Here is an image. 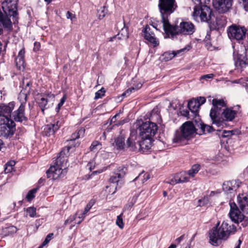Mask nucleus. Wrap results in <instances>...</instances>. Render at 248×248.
Wrapping results in <instances>:
<instances>
[{
	"instance_id": "nucleus-23",
	"label": "nucleus",
	"mask_w": 248,
	"mask_h": 248,
	"mask_svg": "<svg viewBox=\"0 0 248 248\" xmlns=\"http://www.w3.org/2000/svg\"><path fill=\"white\" fill-rule=\"evenodd\" d=\"M25 49L22 48L18 52V56L15 59V62L17 67L21 70L22 68H24V56H25Z\"/></svg>"
},
{
	"instance_id": "nucleus-18",
	"label": "nucleus",
	"mask_w": 248,
	"mask_h": 248,
	"mask_svg": "<svg viewBox=\"0 0 248 248\" xmlns=\"http://www.w3.org/2000/svg\"><path fill=\"white\" fill-rule=\"evenodd\" d=\"M25 108L23 105H20L18 108L13 113V118L16 122L21 123L28 120L25 115Z\"/></svg>"
},
{
	"instance_id": "nucleus-24",
	"label": "nucleus",
	"mask_w": 248,
	"mask_h": 248,
	"mask_svg": "<svg viewBox=\"0 0 248 248\" xmlns=\"http://www.w3.org/2000/svg\"><path fill=\"white\" fill-rule=\"evenodd\" d=\"M112 145L117 150H124L125 148V138L123 135H120L117 137L112 143Z\"/></svg>"
},
{
	"instance_id": "nucleus-10",
	"label": "nucleus",
	"mask_w": 248,
	"mask_h": 248,
	"mask_svg": "<svg viewBox=\"0 0 248 248\" xmlns=\"http://www.w3.org/2000/svg\"><path fill=\"white\" fill-rule=\"evenodd\" d=\"M247 29L245 27H239L236 25L230 26L228 29V35L232 40L240 41L246 36Z\"/></svg>"
},
{
	"instance_id": "nucleus-27",
	"label": "nucleus",
	"mask_w": 248,
	"mask_h": 248,
	"mask_svg": "<svg viewBox=\"0 0 248 248\" xmlns=\"http://www.w3.org/2000/svg\"><path fill=\"white\" fill-rule=\"evenodd\" d=\"M222 114L227 121H231L235 118L236 113L233 110L230 108H226L224 110Z\"/></svg>"
},
{
	"instance_id": "nucleus-33",
	"label": "nucleus",
	"mask_w": 248,
	"mask_h": 248,
	"mask_svg": "<svg viewBox=\"0 0 248 248\" xmlns=\"http://www.w3.org/2000/svg\"><path fill=\"white\" fill-rule=\"evenodd\" d=\"M142 85L140 82L137 83L136 85L133 86L128 89L126 90V91L123 93V96H125L126 94H129L132 92H135V91H138L142 87Z\"/></svg>"
},
{
	"instance_id": "nucleus-59",
	"label": "nucleus",
	"mask_w": 248,
	"mask_h": 248,
	"mask_svg": "<svg viewBox=\"0 0 248 248\" xmlns=\"http://www.w3.org/2000/svg\"><path fill=\"white\" fill-rule=\"evenodd\" d=\"M84 132H85V129L84 128H81L80 129H79L78 132L77 133V134H78V135H79V136L80 137V136H83Z\"/></svg>"
},
{
	"instance_id": "nucleus-13",
	"label": "nucleus",
	"mask_w": 248,
	"mask_h": 248,
	"mask_svg": "<svg viewBox=\"0 0 248 248\" xmlns=\"http://www.w3.org/2000/svg\"><path fill=\"white\" fill-rule=\"evenodd\" d=\"M229 217L232 221L236 223L241 222L244 218V216L239 211L234 203H230Z\"/></svg>"
},
{
	"instance_id": "nucleus-2",
	"label": "nucleus",
	"mask_w": 248,
	"mask_h": 248,
	"mask_svg": "<svg viewBox=\"0 0 248 248\" xmlns=\"http://www.w3.org/2000/svg\"><path fill=\"white\" fill-rule=\"evenodd\" d=\"M70 149V146L66 147L59 153V156L56 159L54 165L51 166L46 172L48 178L52 177V179L56 180L65 176L67 172V159L64 156Z\"/></svg>"
},
{
	"instance_id": "nucleus-60",
	"label": "nucleus",
	"mask_w": 248,
	"mask_h": 248,
	"mask_svg": "<svg viewBox=\"0 0 248 248\" xmlns=\"http://www.w3.org/2000/svg\"><path fill=\"white\" fill-rule=\"evenodd\" d=\"M87 167L89 169H90L91 170L94 169V163L93 162H89L87 165Z\"/></svg>"
},
{
	"instance_id": "nucleus-51",
	"label": "nucleus",
	"mask_w": 248,
	"mask_h": 248,
	"mask_svg": "<svg viewBox=\"0 0 248 248\" xmlns=\"http://www.w3.org/2000/svg\"><path fill=\"white\" fill-rule=\"evenodd\" d=\"M99 143L97 141H94L91 144L90 149L91 151H94L96 149V147L99 145Z\"/></svg>"
},
{
	"instance_id": "nucleus-15",
	"label": "nucleus",
	"mask_w": 248,
	"mask_h": 248,
	"mask_svg": "<svg viewBox=\"0 0 248 248\" xmlns=\"http://www.w3.org/2000/svg\"><path fill=\"white\" fill-rule=\"evenodd\" d=\"M221 108L213 106L211 109L210 117L212 121V123L215 124L217 127H220L223 125V122L219 120V115L220 114Z\"/></svg>"
},
{
	"instance_id": "nucleus-34",
	"label": "nucleus",
	"mask_w": 248,
	"mask_h": 248,
	"mask_svg": "<svg viewBox=\"0 0 248 248\" xmlns=\"http://www.w3.org/2000/svg\"><path fill=\"white\" fill-rule=\"evenodd\" d=\"M29 93L21 91L19 94L18 100L21 102L20 105H23L25 107V104L27 101V95Z\"/></svg>"
},
{
	"instance_id": "nucleus-64",
	"label": "nucleus",
	"mask_w": 248,
	"mask_h": 248,
	"mask_svg": "<svg viewBox=\"0 0 248 248\" xmlns=\"http://www.w3.org/2000/svg\"><path fill=\"white\" fill-rule=\"evenodd\" d=\"M77 214H76L74 216L69 217L68 218V219L69 220L70 222H71V223L76 219V217L77 216Z\"/></svg>"
},
{
	"instance_id": "nucleus-54",
	"label": "nucleus",
	"mask_w": 248,
	"mask_h": 248,
	"mask_svg": "<svg viewBox=\"0 0 248 248\" xmlns=\"http://www.w3.org/2000/svg\"><path fill=\"white\" fill-rule=\"evenodd\" d=\"M216 21H217V26H214H214H213V27H212V26H211V25H210V27H211V28L215 29V28H216L217 27V28H219L221 27H222V26H223L224 25H223L224 23H219V21H218V17H217V18H216Z\"/></svg>"
},
{
	"instance_id": "nucleus-1",
	"label": "nucleus",
	"mask_w": 248,
	"mask_h": 248,
	"mask_svg": "<svg viewBox=\"0 0 248 248\" xmlns=\"http://www.w3.org/2000/svg\"><path fill=\"white\" fill-rule=\"evenodd\" d=\"M3 13L0 9V24L8 30L12 28V23L7 14L12 17L14 23L18 21L17 0H5L1 3Z\"/></svg>"
},
{
	"instance_id": "nucleus-19",
	"label": "nucleus",
	"mask_w": 248,
	"mask_h": 248,
	"mask_svg": "<svg viewBox=\"0 0 248 248\" xmlns=\"http://www.w3.org/2000/svg\"><path fill=\"white\" fill-rule=\"evenodd\" d=\"M144 38L152 43L154 46L159 45L158 41L155 37V34L151 31V29L148 25H146L143 31Z\"/></svg>"
},
{
	"instance_id": "nucleus-22",
	"label": "nucleus",
	"mask_w": 248,
	"mask_h": 248,
	"mask_svg": "<svg viewBox=\"0 0 248 248\" xmlns=\"http://www.w3.org/2000/svg\"><path fill=\"white\" fill-rule=\"evenodd\" d=\"M238 205L241 211L245 214H248V198L246 196L237 197Z\"/></svg>"
},
{
	"instance_id": "nucleus-20",
	"label": "nucleus",
	"mask_w": 248,
	"mask_h": 248,
	"mask_svg": "<svg viewBox=\"0 0 248 248\" xmlns=\"http://www.w3.org/2000/svg\"><path fill=\"white\" fill-rule=\"evenodd\" d=\"M57 121L55 124H50L45 125L44 126L43 134L44 136L49 137L53 135L60 128V125L58 124Z\"/></svg>"
},
{
	"instance_id": "nucleus-39",
	"label": "nucleus",
	"mask_w": 248,
	"mask_h": 248,
	"mask_svg": "<svg viewBox=\"0 0 248 248\" xmlns=\"http://www.w3.org/2000/svg\"><path fill=\"white\" fill-rule=\"evenodd\" d=\"M180 113L182 116L186 117L187 119H193L194 120V122H195L194 117L191 116V113L188 110H181Z\"/></svg>"
},
{
	"instance_id": "nucleus-57",
	"label": "nucleus",
	"mask_w": 248,
	"mask_h": 248,
	"mask_svg": "<svg viewBox=\"0 0 248 248\" xmlns=\"http://www.w3.org/2000/svg\"><path fill=\"white\" fill-rule=\"evenodd\" d=\"M78 134H77V132L72 134L71 135V138L70 140H75L79 138L80 137L79 136V135H78Z\"/></svg>"
},
{
	"instance_id": "nucleus-21",
	"label": "nucleus",
	"mask_w": 248,
	"mask_h": 248,
	"mask_svg": "<svg viewBox=\"0 0 248 248\" xmlns=\"http://www.w3.org/2000/svg\"><path fill=\"white\" fill-rule=\"evenodd\" d=\"M187 107L188 109L191 113V116L194 117L195 120H199V116L198 115L199 109L200 108L199 104L195 99H192L188 102Z\"/></svg>"
},
{
	"instance_id": "nucleus-25",
	"label": "nucleus",
	"mask_w": 248,
	"mask_h": 248,
	"mask_svg": "<svg viewBox=\"0 0 248 248\" xmlns=\"http://www.w3.org/2000/svg\"><path fill=\"white\" fill-rule=\"evenodd\" d=\"M195 122L196 123V126L198 128H200L201 132L202 133H210L214 130L213 126L205 124L201 122V120H195Z\"/></svg>"
},
{
	"instance_id": "nucleus-9",
	"label": "nucleus",
	"mask_w": 248,
	"mask_h": 248,
	"mask_svg": "<svg viewBox=\"0 0 248 248\" xmlns=\"http://www.w3.org/2000/svg\"><path fill=\"white\" fill-rule=\"evenodd\" d=\"M0 124V137L5 138L11 137L16 131V124L12 120H3Z\"/></svg>"
},
{
	"instance_id": "nucleus-11",
	"label": "nucleus",
	"mask_w": 248,
	"mask_h": 248,
	"mask_svg": "<svg viewBox=\"0 0 248 248\" xmlns=\"http://www.w3.org/2000/svg\"><path fill=\"white\" fill-rule=\"evenodd\" d=\"M232 0H213L214 8L219 13L228 12L232 6Z\"/></svg>"
},
{
	"instance_id": "nucleus-53",
	"label": "nucleus",
	"mask_w": 248,
	"mask_h": 248,
	"mask_svg": "<svg viewBox=\"0 0 248 248\" xmlns=\"http://www.w3.org/2000/svg\"><path fill=\"white\" fill-rule=\"evenodd\" d=\"M66 100V95H64L63 97L61 98L60 102L58 104V106L61 108L62 106L63 105L64 103L65 102Z\"/></svg>"
},
{
	"instance_id": "nucleus-61",
	"label": "nucleus",
	"mask_w": 248,
	"mask_h": 248,
	"mask_svg": "<svg viewBox=\"0 0 248 248\" xmlns=\"http://www.w3.org/2000/svg\"><path fill=\"white\" fill-rule=\"evenodd\" d=\"M15 164H16L15 161H10L7 162L5 165H6L9 167H11L12 168H13V167L15 165Z\"/></svg>"
},
{
	"instance_id": "nucleus-50",
	"label": "nucleus",
	"mask_w": 248,
	"mask_h": 248,
	"mask_svg": "<svg viewBox=\"0 0 248 248\" xmlns=\"http://www.w3.org/2000/svg\"><path fill=\"white\" fill-rule=\"evenodd\" d=\"M8 232L10 233H14L16 232L17 229L16 227L12 226L6 228Z\"/></svg>"
},
{
	"instance_id": "nucleus-48",
	"label": "nucleus",
	"mask_w": 248,
	"mask_h": 248,
	"mask_svg": "<svg viewBox=\"0 0 248 248\" xmlns=\"http://www.w3.org/2000/svg\"><path fill=\"white\" fill-rule=\"evenodd\" d=\"M195 100L199 104V106L200 107L205 102L206 99L204 97H198L197 99H195Z\"/></svg>"
},
{
	"instance_id": "nucleus-40",
	"label": "nucleus",
	"mask_w": 248,
	"mask_h": 248,
	"mask_svg": "<svg viewBox=\"0 0 248 248\" xmlns=\"http://www.w3.org/2000/svg\"><path fill=\"white\" fill-rule=\"evenodd\" d=\"M106 91L104 88H102L100 90L98 91L95 94L94 99L97 100L99 98H101L102 96L105 95Z\"/></svg>"
},
{
	"instance_id": "nucleus-4",
	"label": "nucleus",
	"mask_w": 248,
	"mask_h": 248,
	"mask_svg": "<svg viewBox=\"0 0 248 248\" xmlns=\"http://www.w3.org/2000/svg\"><path fill=\"white\" fill-rule=\"evenodd\" d=\"M165 38L174 39L177 35H191L195 31L194 25L190 22L183 21L179 26L172 25L170 22L163 27Z\"/></svg>"
},
{
	"instance_id": "nucleus-8",
	"label": "nucleus",
	"mask_w": 248,
	"mask_h": 248,
	"mask_svg": "<svg viewBox=\"0 0 248 248\" xmlns=\"http://www.w3.org/2000/svg\"><path fill=\"white\" fill-rule=\"evenodd\" d=\"M158 130L157 124L153 122L147 121L139 127L140 137L142 140H149L154 137ZM151 140L149 141L150 143Z\"/></svg>"
},
{
	"instance_id": "nucleus-47",
	"label": "nucleus",
	"mask_w": 248,
	"mask_h": 248,
	"mask_svg": "<svg viewBox=\"0 0 248 248\" xmlns=\"http://www.w3.org/2000/svg\"><path fill=\"white\" fill-rule=\"evenodd\" d=\"M66 16L67 19H70L71 21H74L76 19L75 15L72 14L69 11L67 12Z\"/></svg>"
},
{
	"instance_id": "nucleus-31",
	"label": "nucleus",
	"mask_w": 248,
	"mask_h": 248,
	"mask_svg": "<svg viewBox=\"0 0 248 248\" xmlns=\"http://www.w3.org/2000/svg\"><path fill=\"white\" fill-rule=\"evenodd\" d=\"M200 166L198 164L193 165L191 169L186 172L187 176L191 177H194L195 174H197L200 170Z\"/></svg>"
},
{
	"instance_id": "nucleus-7",
	"label": "nucleus",
	"mask_w": 248,
	"mask_h": 248,
	"mask_svg": "<svg viewBox=\"0 0 248 248\" xmlns=\"http://www.w3.org/2000/svg\"><path fill=\"white\" fill-rule=\"evenodd\" d=\"M158 6L164 27L169 22L168 16L175 11L177 6L175 0H159Z\"/></svg>"
},
{
	"instance_id": "nucleus-38",
	"label": "nucleus",
	"mask_w": 248,
	"mask_h": 248,
	"mask_svg": "<svg viewBox=\"0 0 248 248\" xmlns=\"http://www.w3.org/2000/svg\"><path fill=\"white\" fill-rule=\"evenodd\" d=\"M107 11L108 10L105 6L101 7L98 11L99 18L100 19H103L105 17L106 14L107 13Z\"/></svg>"
},
{
	"instance_id": "nucleus-16",
	"label": "nucleus",
	"mask_w": 248,
	"mask_h": 248,
	"mask_svg": "<svg viewBox=\"0 0 248 248\" xmlns=\"http://www.w3.org/2000/svg\"><path fill=\"white\" fill-rule=\"evenodd\" d=\"M189 177L186 171H182L175 174L173 177L170 181L167 182L168 184L174 185L178 183H183L189 181Z\"/></svg>"
},
{
	"instance_id": "nucleus-52",
	"label": "nucleus",
	"mask_w": 248,
	"mask_h": 248,
	"mask_svg": "<svg viewBox=\"0 0 248 248\" xmlns=\"http://www.w3.org/2000/svg\"><path fill=\"white\" fill-rule=\"evenodd\" d=\"M214 77V74H207L202 76L201 77V79H205L207 80V79L209 78H212Z\"/></svg>"
},
{
	"instance_id": "nucleus-5",
	"label": "nucleus",
	"mask_w": 248,
	"mask_h": 248,
	"mask_svg": "<svg viewBox=\"0 0 248 248\" xmlns=\"http://www.w3.org/2000/svg\"><path fill=\"white\" fill-rule=\"evenodd\" d=\"M194 2L200 6H196L194 7L192 16L196 21L207 22L210 23L213 16L212 11L211 8L207 6L206 4L209 2L210 0H193Z\"/></svg>"
},
{
	"instance_id": "nucleus-6",
	"label": "nucleus",
	"mask_w": 248,
	"mask_h": 248,
	"mask_svg": "<svg viewBox=\"0 0 248 248\" xmlns=\"http://www.w3.org/2000/svg\"><path fill=\"white\" fill-rule=\"evenodd\" d=\"M196 123L193 122H185L181 126L180 132H177L173 139L174 142L186 144V140L198 130Z\"/></svg>"
},
{
	"instance_id": "nucleus-29",
	"label": "nucleus",
	"mask_w": 248,
	"mask_h": 248,
	"mask_svg": "<svg viewBox=\"0 0 248 248\" xmlns=\"http://www.w3.org/2000/svg\"><path fill=\"white\" fill-rule=\"evenodd\" d=\"M236 67L244 68L248 65V60L245 56L240 55L235 62Z\"/></svg>"
},
{
	"instance_id": "nucleus-32",
	"label": "nucleus",
	"mask_w": 248,
	"mask_h": 248,
	"mask_svg": "<svg viewBox=\"0 0 248 248\" xmlns=\"http://www.w3.org/2000/svg\"><path fill=\"white\" fill-rule=\"evenodd\" d=\"M48 103H49V102L47 99H46L45 97L42 96L38 102V104L42 111H44L45 109L49 108V106H47Z\"/></svg>"
},
{
	"instance_id": "nucleus-37",
	"label": "nucleus",
	"mask_w": 248,
	"mask_h": 248,
	"mask_svg": "<svg viewBox=\"0 0 248 248\" xmlns=\"http://www.w3.org/2000/svg\"><path fill=\"white\" fill-rule=\"evenodd\" d=\"M41 96L45 97L46 99L52 104L54 101L55 95L51 93L44 94L43 95H41Z\"/></svg>"
},
{
	"instance_id": "nucleus-30",
	"label": "nucleus",
	"mask_w": 248,
	"mask_h": 248,
	"mask_svg": "<svg viewBox=\"0 0 248 248\" xmlns=\"http://www.w3.org/2000/svg\"><path fill=\"white\" fill-rule=\"evenodd\" d=\"M32 82L28 78H24L22 81V88L23 92L30 93Z\"/></svg>"
},
{
	"instance_id": "nucleus-46",
	"label": "nucleus",
	"mask_w": 248,
	"mask_h": 248,
	"mask_svg": "<svg viewBox=\"0 0 248 248\" xmlns=\"http://www.w3.org/2000/svg\"><path fill=\"white\" fill-rule=\"evenodd\" d=\"M135 203V201L128 202L124 207V210H129Z\"/></svg>"
},
{
	"instance_id": "nucleus-45",
	"label": "nucleus",
	"mask_w": 248,
	"mask_h": 248,
	"mask_svg": "<svg viewBox=\"0 0 248 248\" xmlns=\"http://www.w3.org/2000/svg\"><path fill=\"white\" fill-rule=\"evenodd\" d=\"M53 236V233H49L46 237L44 241L43 242V245H47L52 239Z\"/></svg>"
},
{
	"instance_id": "nucleus-26",
	"label": "nucleus",
	"mask_w": 248,
	"mask_h": 248,
	"mask_svg": "<svg viewBox=\"0 0 248 248\" xmlns=\"http://www.w3.org/2000/svg\"><path fill=\"white\" fill-rule=\"evenodd\" d=\"M186 50H188L189 48H187V47H185L176 51H173L172 53L170 52H165L163 54L164 59L166 61H168L171 60L175 56L180 54L181 52H184Z\"/></svg>"
},
{
	"instance_id": "nucleus-55",
	"label": "nucleus",
	"mask_w": 248,
	"mask_h": 248,
	"mask_svg": "<svg viewBox=\"0 0 248 248\" xmlns=\"http://www.w3.org/2000/svg\"><path fill=\"white\" fill-rule=\"evenodd\" d=\"M13 170V168L9 167L6 165H5V167L4 169V171L6 173H10Z\"/></svg>"
},
{
	"instance_id": "nucleus-58",
	"label": "nucleus",
	"mask_w": 248,
	"mask_h": 248,
	"mask_svg": "<svg viewBox=\"0 0 248 248\" xmlns=\"http://www.w3.org/2000/svg\"><path fill=\"white\" fill-rule=\"evenodd\" d=\"M243 2L245 10L248 12V0H241Z\"/></svg>"
},
{
	"instance_id": "nucleus-14",
	"label": "nucleus",
	"mask_w": 248,
	"mask_h": 248,
	"mask_svg": "<svg viewBox=\"0 0 248 248\" xmlns=\"http://www.w3.org/2000/svg\"><path fill=\"white\" fill-rule=\"evenodd\" d=\"M127 169L126 167L122 166L119 167L114 173L111 175L109 178V182L113 184H116L115 189H117L119 183L121 179L124 177L126 173Z\"/></svg>"
},
{
	"instance_id": "nucleus-36",
	"label": "nucleus",
	"mask_w": 248,
	"mask_h": 248,
	"mask_svg": "<svg viewBox=\"0 0 248 248\" xmlns=\"http://www.w3.org/2000/svg\"><path fill=\"white\" fill-rule=\"evenodd\" d=\"M39 189V187H37L35 188H33L28 193L27 195H26V199L28 201H31V200H32L33 198L35 197V193L37 191V190Z\"/></svg>"
},
{
	"instance_id": "nucleus-35",
	"label": "nucleus",
	"mask_w": 248,
	"mask_h": 248,
	"mask_svg": "<svg viewBox=\"0 0 248 248\" xmlns=\"http://www.w3.org/2000/svg\"><path fill=\"white\" fill-rule=\"evenodd\" d=\"M212 104L213 106H216V108H217L218 107L222 108L226 106V103L222 99H213Z\"/></svg>"
},
{
	"instance_id": "nucleus-44",
	"label": "nucleus",
	"mask_w": 248,
	"mask_h": 248,
	"mask_svg": "<svg viewBox=\"0 0 248 248\" xmlns=\"http://www.w3.org/2000/svg\"><path fill=\"white\" fill-rule=\"evenodd\" d=\"M209 201L208 197H204L202 199H200L198 201L200 206H203L208 203Z\"/></svg>"
},
{
	"instance_id": "nucleus-43",
	"label": "nucleus",
	"mask_w": 248,
	"mask_h": 248,
	"mask_svg": "<svg viewBox=\"0 0 248 248\" xmlns=\"http://www.w3.org/2000/svg\"><path fill=\"white\" fill-rule=\"evenodd\" d=\"M144 140H143L142 141H139L138 143V146L139 148V149L142 150L143 149H146L148 150L150 148V144L149 145H146L144 143Z\"/></svg>"
},
{
	"instance_id": "nucleus-56",
	"label": "nucleus",
	"mask_w": 248,
	"mask_h": 248,
	"mask_svg": "<svg viewBox=\"0 0 248 248\" xmlns=\"http://www.w3.org/2000/svg\"><path fill=\"white\" fill-rule=\"evenodd\" d=\"M119 116V114L115 115L110 120V124L115 123L117 121V118Z\"/></svg>"
},
{
	"instance_id": "nucleus-49",
	"label": "nucleus",
	"mask_w": 248,
	"mask_h": 248,
	"mask_svg": "<svg viewBox=\"0 0 248 248\" xmlns=\"http://www.w3.org/2000/svg\"><path fill=\"white\" fill-rule=\"evenodd\" d=\"M143 172H144V171H142L141 173H140L139 174V175L133 180V181H135L137 180L138 179H139L141 177H143V178L141 179L142 183H143L144 182H145L146 181H145V180L146 179V176H145L146 174H144V175L142 176Z\"/></svg>"
},
{
	"instance_id": "nucleus-17",
	"label": "nucleus",
	"mask_w": 248,
	"mask_h": 248,
	"mask_svg": "<svg viewBox=\"0 0 248 248\" xmlns=\"http://www.w3.org/2000/svg\"><path fill=\"white\" fill-rule=\"evenodd\" d=\"M241 183V182L238 180L225 182L222 185V189L227 193H231L239 187Z\"/></svg>"
},
{
	"instance_id": "nucleus-63",
	"label": "nucleus",
	"mask_w": 248,
	"mask_h": 248,
	"mask_svg": "<svg viewBox=\"0 0 248 248\" xmlns=\"http://www.w3.org/2000/svg\"><path fill=\"white\" fill-rule=\"evenodd\" d=\"M91 206L90 205H87L86 207L85 208L84 211L83 213V215H85V214L89 211Z\"/></svg>"
},
{
	"instance_id": "nucleus-28",
	"label": "nucleus",
	"mask_w": 248,
	"mask_h": 248,
	"mask_svg": "<svg viewBox=\"0 0 248 248\" xmlns=\"http://www.w3.org/2000/svg\"><path fill=\"white\" fill-rule=\"evenodd\" d=\"M138 143L137 144L133 137L129 138L125 144V148L129 151H134L137 149Z\"/></svg>"
},
{
	"instance_id": "nucleus-3",
	"label": "nucleus",
	"mask_w": 248,
	"mask_h": 248,
	"mask_svg": "<svg viewBox=\"0 0 248 248\" xmlns=\"http://www.w3.org/2000/svg\"><path fill=\"white\" fill-rule=\"evenodd\" d=\"M219 223L212 228L209 232L210 242L213 246L218 245L219 240H226L231 233L236 231V227L230 220L224 221L220 227L218 228Z\"/></svg>"
},
{
	"instance_id": "nucleus-62",
	"label": "nucleus",
	"mask_w": 248,
	"mask_h": 248,
	"mask_svg": "<svg viewBox=\"0 0 248 248\" xmlns=\"http://www.w3.org/2000/svg\"><path fill=\"white\" fill-rule=\"evenodd\" d=\"M184 234L181 235L175 240V241L178 244L180 243L184 239Z\"/></svg>"
},
{
	"instance_id": "nucleus-42",
	"label": "nucleus",
	"mask_w": 248,
	"mask_h": 248,
	"mask_svg": "<svg viewBox=\"0 0 248 248\" xmlns=\"http://www.w3.org/2000/svg\"><path fill=\"white\" fill-rule=\"evenodd\" d=\"M26 211L29 215L31 217H34L36 214V208L34 207H30L28 208Z\"/></svg>"
},
{
	"instance_id": "nucleus-41",
	"label": "nucleus",
	"mask_w": 248,
	"mask_h": 248,
	"mask_svg": "<svg viewBox=\"0 0 248 248\" xmlns=\"http://www.w3.org/2000/svg\"><path fill=\"white\" fill-rule=\"evenodd\" d=\"M122 215H123V213H122L120 215L118 216L117 217L116 221V223L117 225H118L119 226V227L121 229H123L124 228V224L123 223V218H122Z\"/></svg>"
},
{
	"instance_id": "nucleus-12",
	"label": "nucleus",
	"mask_w": 248,
	"mask_h": 248,
	"mask_svg": "<svg viewBox=\"0 0 248 248\" xmlns=\"http://www.w3.org/2000/svg\"><path fill=\"white\" fill-rule=\"evenodd\" d=\"M14 107V102H11L7 105L2 104L0 105V117H2V120H11L12 112Z\"/></svg>"
}]
</instances>
